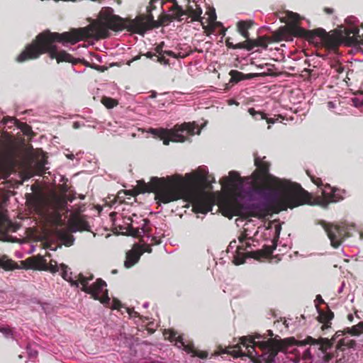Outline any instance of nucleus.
Wrapping results in <instances>:
<instances>
[{
    "mask_svg": "<svg viewBox=\"0 0 363 363\" xmlns=\"http://www.w3.org/2000/svg\"><path fill=\"white\" fill-rule=\"evenodd\" d=\"M16 230H17V228H16V227H15V228H13V231H16Z\"/></svg>",
    "mask_w": 363,
    "mask_h": 363,
    "instance_id": "nucleus-56",
    "label": "nucleus"
},
{
    "mask_svg": "<svg viewBox=\"0 0 363 363\" xmlns=\"http://www.w3.org/2000/svg\"><path fill=\"white\" fill-rule=\"evenodd\" d=\"M363 332V322H360L356 325H354L351 328H348V333L353 335H358Z\"/></svg>",
    "mask_w": 363,
    "mask_h": 363,
    "instance_id": "nucleus-24",
    "label": "nucleus"
},
{
    "mask_svg": "<svg viewBox=\"0 0 363 363\" xmlns=\"http://www.w3.org/2000/svg\"><path fill=\"white\" fill-rule=\"evenodd\" d=\"M127 218H132V217L129 216L123 218L121 223L118 219H113V225L118 226L121 230H125V233L130 235V228H128L129 225V221L126 220Z\"/></svg>",
    "mask_w": 363,
    "mask_h": 363,
    "instance_id": "nucleus-20",
    "label": "nucleus"
},
{
    "mask_svg": "<svg viewBox=\"0 0 363 363\" xmlns=\"http://www.w3.org/2000/svg\"><path fill=\"white\" fill-rule=\"evenodd\" d=\"M26 350L29 357L33 358L37 356L38 352L35 350H33L30 345H28Z\"/></svg>",
    "mask_w": 363,
    "mask_h": 363,
    "instance_id": "nucleus-33",
    "label": "nucleus"
},
{
    "mask_svg": "<svg viewBox=\"0 0 363 363\" xmlns=\"http://www.w3.org/2000/svg\"><path fill=\"white\" fill-rule=\"evenodd\" d=\"M51 272L55 273L60 269V266H58L57 262L55 260H50L49 264L47 267Z\"/></svg>",
    "mask_w": 363,
    "mask_h": 363,
    "instance_id": "nucleus-28",
    "label": "nucleus"
},
{
    "mask_svg": "<svg viewBox=\"0 0 363 363\" xmlns=\"http://www.w3.org/2000/svg\"><path fill=\"white\" fill-rule=\"evenodd\" d=\"M191 52V48L189 47H186L184 50H181L177 53H175L172 51H165V53L167 56L172 57L174 58H184L186 56L189 55Z\"/></svg>",
    "mask_w": 363,
    "mask_h": 363,
    "instance_id": "nucleus-21",
    "label": "nucleus"
},
{
    "mask_svg": "<svg viewBox=\"0 0 363 363\" xmlns=\"http://www.w3.org/2000/svg\"><path fill=\"white\" fill-rule=\"evenodd\" d=\"M53 233L56 238L60 240L64 245L70 246L74 242L73 236L69 233V231L63 228H59L56 227Z\"/></svg>",
    "mask_w": 363,
    "mask_h": 363,
    "instance_id": "nucleus-14",
    "label": "nucleus"
},
{
    "mask_svg": "<svg viewBox=\"0 0 363 363\" xmlns=\"http://www.w3.org/2000/svg\"><path fill=\"white\" fill-rule=\"evenodd\" d=\"M328 107L330 109L334 108H335V104L333 101H329L328 103Z\"/></svg>",
    "mask_w": 363,
    "mask_h": 363,
    "instance_id": "nucleus-42",
    "label": "nucleus"
},
{
    "mask_svg": "<svg viewBox=\"0 0 363 363\" xmlns=\"http://www.w3.org/2000/svg\"><path fill=\"white\" fill-rule=\"evenodd\" d=\"M356 106H363V95H361L354 100Z\"/></svg>",
    "mask_w": 363,
    "mask_h": 363,
    "instance_id": "nucleus-36",
    "label": "nucleus"
},
{
    "mask_svg": "<svg viewBox=\"0 0 363 363\" xmlns=\"http://www.w3.org/2000/svg\"><path fill=\"white\" fill-rule=\"evenodd\" d=\"M359 29L356 26H351L345 29V36L352 43H361L363 44V35L359 34Z\"/></svg>",
    "mask_w": 363,
    "mask_h": 363,
    "instance_id": "nucleus-15",
    "label": "nucleus"
},
{
    "mask_svg": "<svg viewBox=\"0 0 363 363\" xmlns=\"http://www.w3.org/2000/svg\"><path fill=\"white\" fill-rule=\"evenodd\" d=\"M164 42H162L160 44L156 46L155 48V54L157 55V61L163 65H168L169 60L166 59L165 53L166 50H163Z\"/></svg>",
    "mask_w": 363,
    "mask_h": 363,
    "instance_id": "nucleus-18",
    "label": "nucleus"
},
{
    "mask_svg": "<svg viewBox=\"0 0 363 363\" xmlns=\"http://www.w3.org/2000/svg\"><path fill=\"white\" fill-rule=\"evenodd\" d=\"M279 231H280V228L277 226L276 228V232H275L277 234V235H279Z\"/></svg>",
    "mask_w": 363,
    "mask_h": 363,
    "instance_id": "nucleus-47",
    "label": "nucleus"
},
{
    "mask_svg": "<svg viewBox=\"0 0 363 363\" xmlns=\"http://www.w3.org/2000/svg\"><path fill=\"white\" fill-rule=\"evenodd\" d=\"M111 217H113V216H116L114 213H111L110 215Z\"/></svg>",
    "mask_w": 363,
    "mask_h": 363,
    "instance_id": "nucleus-55",
    "label": "nucleus"
},
{
    "mask_svg": "<svg viewBox=\"0 0 363 363\" xmlns=\"http://www.w3.org/2000/svg\"><path fill=\"white\" fill-rule=\"evenodd\" d=\"M254 156L257 170L250 177L242 178L231 171L220 180L221 185L232 191L233 200L225 203V210L231 217L248 213L259 218L269 207L286 210L308 203L310 195L301 185L270 174L265 157Z\"/></svg>",
    "mask_w": 363,
    "mask_h": 363,
    "instance_id": "nucleus-1",
    "label": "nucleus"
},
{
    "mask_svg": "<svg viewBox=\"0 0 363 363\" xmlns=\"http://www.w3.org/2000/svg\"><path fill=\"white\" fill-rule=\"evenodd\" d=\"M128 313L130 317H136L138 316V312L134 311V310L128 308Z\"/></svg>",
    "mask_w": 363,
    "mask_h": 363,
    "instance_id": "nucleus-38",
    "label": "nucleus"
},
{
    "mask_svg": "<svg viewBox=\"0 0 363 363\" xmlns=\"http://www.w3.org/2000/svg\"><path fill=\"white\" fill-rule=\"evenodd\" d=\"M325 12H327L328 13H331L333 12V9H328V8H326L325 9Z\"/></svg>",
    "mask_w": 363,
    "mask_h": 363,
    "instance_id": "nucleus-46",
    "label": "nucleus"
},
{
    "mask_svg": "<svg viewBox=\"0 0 363 363\" xmlns=\"http://www.w3.org/2000/svg\"><path fill=\"white\" fill-rule=\"evenodd\" d=\"M307 174L311 177L312 182L318 187L322 186H323L322 188L323 197L317 198V204L323 207H327L330 202H337L343 199V196L341 195V194L345 193L344 191H342L339 189H334L329 184L323 185L320 178L311 175L308 171H307Z\"/></svg>",
    "mask_w": 363,
    "mask_h": 363,
    "instance_id": "nucleus-8",
    "label": "nucleus"
},
{
    "mask_svg": "<svg viewBox=\"0 0 363 363\" xmlns=\"http://www.w3.org/2000/svg\"><path fill=\"white\" fill-rule=\"evenodd\" d=\"M348 319H349L350 320H352V319H353V316H352V314L348 315Z\"/></svg>",
    "mask_w": 363,
    "mask_h": 363,
    "instance_id": "nucleus-49",
    "label": "nucleus"
},
{
    "mask_svg": "<svg viewBox=\"0 0 363 363\" xmlns=\"http://www.w3.org/2000/svg\"><path fill=\"white\" fill-rule=\"evenodd\" d=\"M0 265L6 269H12L15 268L16 263L10 259L4 260L2 259H0Z\"/></svg>",
    "mask_w": 363,
    "mask_h": 363,
    "instance_id": "nucleus-26",
    "label": "nucleus"
},
{
    "mask_svg": "<svg viewBox=\"0 0 363 363\" xmlns=\"http://www.w3.org/2000/svg\"><path fill=\"white\" fill-rule=\"evenodd\" d=\"M252 25L251 21H240L238 23V29L239 33L245 38H248V29Z\"/></svg>",
    "mask_w": 363,
    "mask_h": 363,
    "instance_id": "nucleus-19",
    "label": "nucleus"
},
{
    "mask_svg": "<svg viewBox=\"0 0 363 363\" xmlns=\"http://www.w3.org/2000/svg\"><path fill=\"white\" fill-rule=\"evenodd\" d=\"M79 224H82V227H79V228H76L74 231H76V230H81V229H84L85 228V226L86 225V223H84V222H81V221H79L78 222Z\"/></svg>",
    "mask_w": 363,
    "mask_h": 363,
    "instance_id": "nucleus-39",
    "label": "nucleus"
},
{
    "mask_svg": "<svg viewBox=\"0 0 363 363\" xmlns=\"http://www.w3.org/2000/svg\"><path fill=\"white\" fill-rule=\"evenodd\" d=\"M1 240H4V241L12 242H18V239L13 238L11 235H7V234L4 235L3 238H1Z\"/></svg>",
    "mask_w": 363,
    "mask_h": 363,
    "instance_id": "nucleus-34",
    "label": "nucleus"
},
{
    "mask_svg": "<svg viewBox=\"0 0 363 363\" xmlns=\"http://www.w3.org/2000/svg\"><path fill=\"white\" fill-rule=\"evenodd\" d=\"M256 338H261L257 335ZM330 347L328 340H316L312 337H307L303 340H296L289 337L282 340L269 339L267 340H255V337L243 336L240 342L233 347L231 351L224 350L235 357L247 356L251 359L260 357L265 363L274 361L279 352L292 354L294 357H289L294 363L303 360L304 363H323L329 359L327 350Z\"/></svg>",
    "mask_w": 363,
    "mask_h": 363,
    "instance_id": "nucleus-3",
    "label": "nucleus"
},
{
    "mask_svg": "<svg viewBox=\"0 0 363 363\" xmlns=\"http://www.w3.org/2000/svg\"><path fill=\"white\" fill-rule=\"evenodd\" d=\"M249 113L256 120L258 119H267L268 123H274V121L272 118H267L266 115L262 112L257 111L253 108H250L248 110Z\"/></svg>",
    "mask_w": 363,
    "mask_h": 363,
    "instance_id": "nucleus-22",
    "label": "nucleus"
},
{
    "mask_svg": "<svg viewBox=\"0 0 363 363\" xmlns=\"http://www.w3.org/2000/svg\"><path fill=\"white\" fill-rule=\"evenodd\" d=\"M164 338L171 342H175V345L178 348H182L188 354H191L193 357H199L201 359L207 357L208 354L204 351L196 350L191 342H188L184 340L182 336L178 335L177 333L172 330H164L163 333Z\"/></svg>",
    "mask_w": 363,
    "mask_h": 363,
    "instance_id": "nucleus-9",
    "label": "nucleus"
},
{
    "mask_svg": "<svg viewBox=\"0 0 363 363\" xmlns=\"http://www.w3.org/2000/svg\"><path fill=\"white\" fill-rule=\"evenodd\" d=\"M50 249L51 250H57V247H50Z\"/></svg>",
    "mask_w": 363,
    "mask_h": 363,
    "instance_id": "nucleus-53",
    "label": "nucleus"
},
{
    "mask_svg": "<svg viewBox=\"0 0 363 363\" xmlns=\"http://www.w3.org/2000/svg\"><path fill=\"white\" fill-rule=\"evenodd\" d=\"M101 102L108 108H112L118 104L116 100L109 97H103Z\"/></svg>",
    "mask_w": 363,
    "mask_h": 363,
    "instance_id": "nucleus-23",
    "label": "nucleus"
},
{
    "mask_svg": "<svg viewBox=\"0 0 363 363\" xmlns=\"http://www.w3.org/2000/svg\"><path fill=\"white\" fill-rule=\"evenodd\" d=\"M196 181L210 182L206 167H199L195 177L186 174L185 179L176 175L167 178L152 177L148 183L143 180L137 181L136 189L138 193L154 192L159 204L168 203L180 199L191 200L196 213L206 214L212 210V202L206 194H196L194 184Z\"/></svg>",
    "mask_w": 363,
    "mask_h": 363,
    "instance_id": "nucleus-4",
    "label": "nucleus"
},
{
    "mask_svg": "<svg viewBox=\"0 0 363 363\" xmlns=\"http://www.w3.org/2000/svg\"><path fill=\"white\" fill-rule=\"evenodd\" d=\"M296 30L298 34L300 35L306 33L308 40L313 43H318L319 41L323 40L327 37V33L323 28H318L313 30L308 31H306L304 29L299 28H296Z\"/></svg>",
    "mask_w": 363,
    "mask_h": 363,
    "instance_id": "nucleus-13",
    "label": "nucleus"
},
{
    "mask_svg": "<svg viewBox=\"0 0 363 363\" xmlns=\"http://www.w3.org/2000/svg\"><path fill=\"white\" fill-rule=\"evenodd\" d=\"M143 307H144V308H147V307H148V303H145L143 304Z\"/></svg>",
    "mask_w": 363,
    "mask_h": 363,
    "instance_id": "nucleus-52",
    "label": "nucleus"
},
{
    "mask_svg": "<svg viewBox=\"0 0 363 363\" xmlns=\"http://www.w3.org/2000/svg\"><path fill=\"white\" fill-rule=\"evenodd\" d=\"M6 223L8 225H11V221L8 220L6 211L0 204V225Z\"/></svg>",
    "mask_w": 363,
    "mask_h": 363,
    "instance_id": "nucleus-25",
    "label": "nucleus"
},
{
    "mask_svg": "<svg viewBox=\"0 0 363 363\" xmlns=\"http://www.w3.org/2000/svg\"><path fill=\"white\" fill-rule=\"evenodd\" d=\"M126 220L129 221L128 225H130L128 228H130V235L141 237L140 242H143V245L160 243V238L151 235L150 223L147 219L140 218L133 214L132 218H127Z\"/></svg>",
    "mask_w": 363,
    "mask_h": 363,
    "instance_id": "nucleus-7",
    "label": "nucleus"
},
{
    "mask_svg": "<svg viewBox=\"0 0 363 363\" xmlns=\"http://www.w3.org/2000/svg\"><path fill=\"white\" fill-rule=\"evenodd\" d=\"M230 74L231 76V79L234 82H239L242 79V73L238 72V71H236V70H232L230 72Z\"/></svg>",
    "mask_w": 363,
    "mask_h": 363,
    "instance_id": "nucleus-29",
    "label": "nucleus"
},
{
    "mask_svg": "<svg viewBox=\"0 0 363 363\" xmlns=\"http://www.w3.org/2000/svg\"><path fill=\"white\" fill-rule=\"evenodd\" d=\"M154 245V244L147 243L146 245H143V242L135 244L133 249L128 251L126 254V259L124 262V266L126 268H130L133 267L135 264H136L140 259V256L145 252H151L152 249L151 246Z\"/></svg>",
    "mask_w": 363,
    "mask_h": 363,
    "instance_id": "nucleus-11",
    "label": "nucleus"
},
{
    "mask_svg": "<svg viewBox=\"0 0 363 363\" xmlns=\"http://www.w3.org/2000/svg\"><path fill=\"white\" fill-rule=\"evenodd\" d=\"M235 48H246V46L244 45V43H239ZM247 48L248 50H250L252 48V47H247Z\"/></svg>",
    "mask_w": 363,
    "mask_h": 363,
    "instance_id": "nucleus-40",
    "label": "nucleus"
},
{
    "mask_svg": "<svg viewBox=\"0 0 363 363\" xmlns=\"http://www.w3.org/2000/svg\"><path fill=\"white\" fill-rule=\"evenodd\" d=\"M343 287H344V284H342V286H341V287L340 288V289H339V291H339V293H340V292L342 291Z\"/></svg>",
    "mask_w": 363,
    "mask_h": 363,
    "instance_id": "nucleus-50",
    "label": "nucleus"
},
{
    "mask_svg": "<svg viewBox=\"0 0 363 363\" xmlns=\"http://www.w3.org/2000/svg\"><path fill=\"white\" fill-rule=\"evenodd\" d=\"M286 17L291 23H296L301 19L299 14L292 11H287Z\"/></svg>",
    "mask_w": 363,
    "mask_h": 363,
    "instance_id": "nucleus-27",
    "label": "nucleus"
},
{
    "mask_svg": "<svg viewBox=\"0 0 363 363\" xmlns=\"http://www.w3.org/2000/svg\"><path fill=\"white\" fill-rule=\"evenodd\" d=\"M269 335H272V331H271V330H269Z\"/></svg>",
    "mask_w": 363,
    "mask_h": 363,
    "instance_id": "nucleus-57",
    "label": "nucleus"
},
{
    "mask_svg": "<svg viewBox=\"0 0 363 363\" xmlns=\"http://www.w3.org/2000/svg\"><path fill=\"white\" fill-rule=\"evenodd\" d=\"M67 157L69 159H72L74 157V155L73 154H71V155H67Z\"/></svg>",
    "mask_w": 363,
    "mask_h": 363,
    "instance_id": "nucleus-48",
    "label": "nucleus"
},
{
    "mask_svg": "<svg viewBox=\"0 0 363 363\" xmlns=\"http://www.w3.org/2000/svg\"><path fill=\"white\" fill-rule=\"evenodd\" d=\"M0 332H1L6 337H11L15 338L13 331L9 328H1Z\"/></svg>",
    "mask_w": 363,
    "mask_h": 363,
    "instance_id": "nucleus-31",
    "label": "nucleus"
},
{
    "mask_svg": "<svg viewBox=\"0 0 363 363\" xmlns=\"http://www.w3.org/2000/svg\"><path fill=\"white\" fill-rule=\"evenodd\" d=\"M315 301H318V303H323V298H322V297H321V296H320V295H318V296H316V299H315Z\"/></svg>",
    "mask_w": 363,
    "mask_h": 363,
    "instance_id": "nucleus-43",
    "label": "nucleus"
},
{
    "mask_svg": "<svg viewBox=\"0 0 363 363\" xmlns=\"http://www.w3.org/2000/svg\"><path fill=\"white\" fill-rule=\"evenodd\" d=\"M233 104H235V102L234 101L230 100L229 102H228V104L231 105Z\"/></svg>",
    "mask_w": 363,
    "mask_h": 363,
    "instance_id": "nucleus-51",
    "label": "nucleus"
},
{
    "mask_svg": "<svg viewBox=\"0 0 363 363\" xmlns=\"http://www.w3.org/2000/svg\"><path fill=\"white\" fill-rule=\"evenodd\" d=\"M354 21V18L353 17H350V18L347 19V22L350 23H352Z\"/></svg>",
    "mask_w": 363,
    "mask_h": 363,
    "instance_id": "nucleus-45",
    "label": "nucleus"
},
{
    "mask_svg": "<svg viewBox=\"0 0 363 363\" xmlns=\"http://www.w3.org/2000/svg\"><path fill=\"white\" fill-rule=\"evenodd\" d=\"M150 132L158 136L163 140V144L168 145L169 141L183 143L186 141L189 135L200 134L201 130L198 128L195 123H184L182 125H176L173 129L150 128Z\"/></svg>",
    "mask_w": 363,
    "mask_h": 363,
    "instance_id": "nucleus-6",
    "label": "nucleus"
},
{
    "mask_svg": "<svg viewBox=\"0 0 363 363\" xmlns=\"http://www.w3.org/2000/svg\"><path fill=\"white\" fill-rule=\"evenodd\" d=\"M96 69H97L98 70H103L102 69H101V67L99 66H96Z\"/></svg>",
    "mask_w": 363,
    "mask_h": 363,
    "instance_id": "nucleus-54",
    "label": "nucleus"
},
{
    "mask_svg": "<svg viewBox=\"0 0 363 363\" xmlns=\"http://www.w3.org/2000/svg\"><path fill=\"white\" fill-rule=\"evenodd\" d=\"M145 56L147 57V58H152L154 56H155L157 57V55L155 53H152L151 52H147L146 54H145Z\"/></svg>",
    "mask_w": 363,
    "mask_h": 363,
    "instance_id": "nucleus-41",
    "label": "nucleus"
},
{
    "mask_svg": "<svg viewBox=\"0 0 363 363\" xmlns=\"http://www.w3.org/2000/svg\"><path fill=\"white\" fill-rule=\"evenodd\" d=\"M333 318V314L330 312L327 314L320 313V320L321 322L327 323Z\"/></svg>",
    "mask_w": 363,
    "mask_h": 363,
    "instance_id": "nucleus-32",
    "label": "nucleus"
},
{
    "mask_svg": "<svg viewBox=\"0 0 363 363\" xmlns=\"http://www.w3.org/2000/svg\"><path fill=\"white\" fill-rule=\"evenodd\" d=\"M73 128L77 129V128H79V124L78 122H75L73 123Z\"/></svg>",
    "mask_w": 363,
    "mask_h": 363,
    "instance_id": "nucleus-44",
    "label": "nucleus"
},
{
    "mask_svg": "<svg viewBox=\"0 0 363 363\" xmlns=\"http://www.w3.org/2000/svg\"><path fill=\"white\" fill-rule=\"evenodd\" d=\"M186 14H188L192 20L198 21L201 18L202 9L196 4H194V6H189L187 10L185 11L181 6L174 4L172 7L170 16L174 19L181 21L183 19L182 16Z\"/></svg>",
    "mask_w": 363,
    "mask_h": 363,
    "instance_id": "nucleus-12",
    "label": "nucleus"
},
{
    "mask_svg": "<svg viewBox=\"0 0 363 363\" xmlns=\"http://www.w3.org/2000/svg\"><path fill=\"white\" fill-rule=\"evenodd\" d=\"M228 252L234 254L233 262L235 264L238 265L244 263V257H240V255L238 241H231L228 247Z\"/></svg>",
    "mask_w": 363,
    "mask_h": 363,
    "instance_id": "nucleus-17",
    "label": "nucleus"
},
{
    "mask_svg": "<svg viewBox=\"0 0 363 363\" xmlns=\"http://www.w3.org/2000/svg\"><path fill=\"white\" fill-rule=\"evenodd\" d=\"M61 275L62 278L70 282L72 286L79 287L82 291L91 295L95 299L99 300L105 306L113 309H118L121 307V303L118 300L113 299L111 301L108 296V290L106 289V283L101 279H96L95 282L91 283L94 279L92 274L85 275L79 274L77 279H74L72 277V272L67 265L61 264L60 265Z\"/></svg>",
    "mask_w": 363,
    "mask_h": 363,
    "instance_id": "nucleus-5",
    "label": "nucleus"
},
{
    "mask_svg": "<svg viewBox=\"0 0 363 363\" xmlns=\"http://www.w3.org/2000/svg\"><path fill=\"white\" fill-rule=\"evenodd\" d=\"M323 227L326 232L330 244L334 248H337L346 237L347 233L343 226L323 223Z\"/></svg>",
    "mask_w": 363,
    "mask_h": 363,
    "instance_id": "nucleus-10",
    "label": "nucleus"
},
{
    "mask_svg": "<svg viewBox=\"0 0 363 363\" xmlns=\"http://www.w3.org/2000/svg\"><path fill=\"white\" fill-rule=\"evenodd\" d=\"M17 121L16 118H11V117H6V118H4V124H11V125H15Z\"/></svg>",
    "mask_w": 363,
    "mask_h": 363,
    "instance_id": "nucleus-35",
    "label": "nucleus"
},
{
    "mask_svg": "<svg viewBox=\"0 0 363 363\" xmlns=\"http://www.w3.org/2000/svg\"><path fill=\"white\" fill-rule=\"evenodd\" d=\"M208 15V21L210 24L213 23L216 20V14L214 9H210L207 13Z\"/></svg>",
    "mask_w": 363,
    "mask_h": 363,
    "instance_id": "nucleus-30",
    "label": "nucleus"
},
{
    "mask_svg": "<svg viewBox=\"0 0 363 363\" xmlns=\"http://www.w3.org/2000/svg\"><path fill=\"white\" fill-rule=\"evenodd\" d=\"M252 238L248 237L247 233L241 234L238 237V246H239V252L240 257H243L244 259H245V251L251 247Z\"/></svg>",
    "mask_w": 363,
    "mask_h": 363,
    "instance_id": "nucleus-16",
    "label": "nucleus"
},
{
    "mask_svg": "<svg viewBox=\"0 0 363 363\" xmlns=\"http://www.w3.org/2000/svg\"><path fill=\"white\" fill-rule=\"evenodd\" d=\"M160 23L154 20L152 14L140 16L135 19L129 20L121 18L113 13L111 7H104L99 13V21L89 26L72 29L63 33H50L45 31L40 33L35 41L28 45L17 57L19 62L30 59L38 58L43 53H48L50 58L60 62L75 63L72 57L64 50H59L54 44L55 42L75 44L84 39L93 38L95 39L104 38L108 35V30H121L128 29L140 35L152 28H157Z\"/></svg>",
    "mask_w": 363,
    "mask_h": 363,
    "instance_id": "nucleus-2",
    "label": "nucleus"
},
{
    "mask_svg": "<svg viewBox=\"0 0 363 363\" xmlns=\"http://www.w3.org/2000/svg\"><path fill=\"white\" fill-rule=\"evenodd\" d=\"M275 248V246H269L266 248V255H270L273 252V250Z\"/></svg>",
    "mask_w": 363,
    "mask_h": 363,
    "instance_id": "nucleus-37",
    "label": "nucleus"
}]
</instances>
